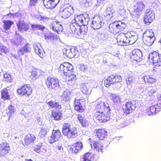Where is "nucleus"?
I'll return each mask as SVG.
<instances>
[{
    "instance_id": "obj_1",
    "label": "nucleus",
    "mask_w": 161,
    "mask_h": 161,
    "mask_svg": "<svg viewBox=\"0 0 161 161\" xmlns=\"http://www.w3.org/2000/svg\"><path fill=\"white\" fill-rule=\"evenodd\" d=\"M73 68V65L71 64L65 62L61 64L58 70L61 73H62L66 76L68 81H74L76 80V76L72 73Z\"/></svg>"
},
{
    "instance_id": "obj_2",
    "label": "nucleus",
    "mask_w": 161,
    "mask_h": 161,
    "mask_svg": "<svg viewBox=\"0 0 161 161\" xmlns=\"http://www.w3.org/2000/svg\"><path fill=\"white\" fill-rule=\"evenodd\" d=\"M122 81L121 76L117 75H112L108 77L104 81V86L107 87L112 85V88L114 90L119 89L122 86L121 82Z\"/></svg>"
},
{
    "instance_id": "obj_3",
    "label": "nucleus",
    "mask_w": 161,
    "mask_h": 161,
    "mask_svg": "<svg viewBox=\"0 0 161 161\" xmlns=\"http://www.w3.org/2000/svg\"><path fill=\"white\" fill-rule=\"evenodd\" d=\"M62 132L64 136L69 138H73L78 136V130L75 127L71 128V125L69 123H64L62 127Z\"/></svg>"
},
{
    "instance_id": "obj_4",
    "label": "nucleus",
    "mask_w": 161,
    "mask_h": 161,
    "mask_svg": "<svg viewBox=\"0 0 161 161\" xmlns=\"http://www.w3.org/2000/svg\"><path fill=\"white\" fill-rule=\"evenodd\" d=\"M126 26V24L121 21H115L110 24L109 31L112 33H117L123 31Z\"/></svg>"
},
{
    "instance_id": "obj_5",
    "label": "nucleus",
    "mask_w": 161,
    "mask_h": 161,
    "mask_svg": "<svg viewBox=\"0 0 161 161\" xmlns=\"http://www.w3.org/2000/svg\"><path fill=\"white\" fill-rule=\"evenodd\" d=\"M94 110L96 111L94 114L110 111L111 110L109 104L101 101L96 102Z\"/></svg>"
},
{
    "instance_id": "obj_6",
    "label": "nucleus",
    "mask_w": 161,
    "mask_h": 161,
    "mask_svg": "<svg viewBox=\"0 0 161 161\" xmlns=\"http://www.w3.org/2000/svg\"><path fill=\"white\" fill-rule=\"evenodd\" d=\"M47 88L49 89L55 90L59 87V83L58 79L55 77H48L45 80Z\"/></svg>"
},
{
    "instance_id": "obj_7",
    "label": "nucleus",
    "mask_w": 161,
    "mask_h": 161,
    "mask_svg": "<svg viewBox=\"0 0 161 161\" xmlns=\"http://www.w3.org/2000/svg\"><path fill=\"white\" fill-rule=\"evenodd\" d=\"M110 111L94 114V116L99 123H105L110 119Z\"/></svg>"
},
{
    "instance_id": "obj_8",
    "label": "nucleus",
    "mask_w": 161,
    "mask_h": 161,
    "mask_svg": "<svg viewBox=\"0 0 161 161\" xmlns=\"http://www.w3.org/2000/svg\"><path fill=\"white\" fill-rule=\"evenodd\" d=\"M149 61L154 65L157 66H161V55L158 52L155 51L149 54Z\"/></svg>"
},
{
    "instance_id": "obj_9",
    "label": "nucleus",
    "mask_w": 161,
    "mask_h": 161,
    "mask_svg": "<svg viewBox=\"0 0 161 161\" xmlns=\"http://www.w3.org/2000/svg\"><path fill=\"white\" fill-rule=\"evenodd\" d=\"M130 34L129 33L119 34L116 38L118 44L120 46H126L129 45L127 38L129 37Z\"/></svg>"
},
{
    "instance_id": "obj_10",
    "label": "nucleus",
    "mask_w": 161,
    "mask_h": 161,
    "mask_svg": "<svg viewBox=\"0 0 161 161\" xmlns=\"http://www.w3.org/2000/svg\"><path fill=\"white\" fill-rule=\"evenodd\" d=\"M32 89L29 85L24 84L20 87L18 88L17 90V93L22 96H29L32 93Z\"/></svg>"
},
{
    "instance_id": "obj_11",
    "label": "nucleus",
    "mask_w": 161,
    "mask_h": 161,
    "mask_svg": "<svg viewBox=\"0 0 161 161\" xmlns=\"http://www.w3.org/2000/svg\"><path fill=\"white\" fill-rule=\"evenodd\" d=\"M70 27L72 31L76 34L85 35L87 31V25H80L75 26L73 24H71Z\"/></svg>"
},
{
    "instance_id": "obj_12",
    "label": "nucleus",
    "mask_w": 161,
    "mask_h": 161,
    "mask_svg": "<svg viewBox=\"0 0 161 161\" xmlns=\"http://www.w3.org/2000/svg\"><path fill=\"white\" fill-rule=\"evenodd\" d=\"M136 101L130 100L126 102L125 105V108L124 109V113L126 115H128L131 113L136 108Z\"/></svg>"
},
{
    "instance_id": "obj_13",
    "label": "nucleus",
    "mask_w": 161,
    "mask_h": 161,
    "mask_svg": "<svg viewBox=\"0 0 161 161\" xmlns=\"http://www.w3.org/2000/svg\"><path fill=\"white\" fill-rule=\"evenodd\" d=\"M10 147L8 143L6 142H2L0 143V156H3L10 151Z\"/></svg>"
},
{
    "instance_id": "obj_14",
    "label": "nucleus",
    "mask_w": 161,
    "mask_h": 161,
    "mask_svg": "<svg viewBox=\"0 0 161 161\" xmlns=\"http://www.w3.org/2000/svg\"><path fill=\"white\" fill-rule=\"evenodd\" d=\"M36 140V137L34 135L28 134L25 137L22 143L24 146H27L31 143H33Z\"/></svg>"
},
{
    "instance_id": "obj_15",
    "label": "nucleus",
    "mask_w": 161,
    "mask_h": 161,
    "mask_svg": "<svg viewBox=\"0 0 161 161\" xmlns=\"http://www.w3.org/2000/svg\"><path fill=\"white\" fill-rule=\"evenodd\" d=\"M78 52L75 48H64L63 51V54L69 58H72L75 57Z\"/></svg>"
},
{
    "instance_id": "obj_16",
    "label": "nucleus",
    "mask_w": 161,
    "mask_h": 161,
    "mask_svg": "<svg viewBox=\"0 0 161 161\" xmlns=\"http://www.w3.org/2000/svg\"><path fill=\"white\" fill-rule=\"evenodd\" d=\"M95 136L100 140H103L108 136V132L103 128L96 129L94 130Z\"/></svg>"
},
{
    "instance_id": "obj_17",
    "label": "nucleus",
    "mask_w": 161,
    "mask_h": 161,
    "mask_svg": "<svg viewBox=\"0 0 161 161\" xmlns=\"http://www.w3.org/2000/svg\"><path fill=\"white\" fill-rule=\"evenodd\" d=\"M91 145L98 152L102 153L105 149V147L103 144L101 142L93 141L92 142Z\"/></svg>"
},
{
    "instance_id": "obj_18",
    "label": "nucleus",
    "mask_w": 161,
    "mask_h": 161,
    "mask_svg": "<svg viewBox=\"0 0 161 161\" xmlns=\"http://www.w3.org/2000/svg\"><path fill=\"white\" fill-rule=\"evenodd\" d=\"M61 132L59 130H53L50 136V142L53 143L58 140L62 137Z\"/></svg>"
},
{
    "instance_id": "obj_19",
    "label": "nucleus",
    "mask_w": 161,
    "mask_h": 161,
    "mask_svg": "<svg viewBox=\"0 0 161 161\" xmlns=\"http://www.w3.org/2000/svg\"><path fill=\"white\" fill-rule=\"evenodd\" d=\"M44 38L46 40H50V43L52 44L57 45L59 42V39L57 36L53 33H50L46 35Z\"/></svg>"
},
{
    "instance_id": "obj_20",
    "label": "nucleus",
    "mask_w": 161,
    "mask_h": 161,
    "mask_svg": "<svg viewBox=\"0 0 161 161\" xmlns=\"http://www.w3.org/2000/svg\"><path fill=\"white\" fill-rule=\"evenodd\" d=\"M155 18V14L152 11H149L147 12L144 16V21L147 25H149Z\"/></svg>"
},
{
    "instance_id": "obj_21",
    "label": "nucleus",
    "mask_w": 161,
    "mask_h": 161,
    "mask_svg": "<svg viewBox=\"0 0 161 161\" xmlns=\"http://www.w3.org/2000/svg\"><path fill=\"white\" fill-rule=\"evenodd\" d=\"M84 102V101L83 99H75L74 102L75 110L80 113L84 112L85 109L81 104Z\"/></svg>"
},
{
    "instance_id": "obj_22",
    "label": "nucleus",
    "mask_w": 161,
    "mask_h": 161,
    "mask_svg": "<svg viewBox=\"0 0 161 161\" xmlns=\"http://www.w3.org/2000/svg\"><path fill=\"white\" fill-rule=\"evenodd\" d=\"M142 53L140 50L136 49L132 51L131 58L134 60L139 62L142 60Z\"/></svg>"
},
{
    "instance_id": "obj_23",
    "label": "nucleus",
    "mask_w": 161,
    "mask_h": 161,
    "mask_svg": "<svg viewBox=\"0 0 161 161\" xmlns=\"http://www.w3.org/2000/svg\"><path fill=\"white\" fill-rule=\"evenodd\" d=\"M83 148L82 142L79 141L72 144L70 147V150L73 153H77Z\"/></svg>"
},
{
    "instance_id": "obj_24",
    "label": "nucleus",
    "mask_w": 161,
    "mask_h": 161,
    "mask_svg": "<svg viewBox=\"0 0 161 161\" xmlns=\"http://www.w3.org/2000/svg\"><path fill=\"white\" fill-rule=\"evenodd\" d=\"M50 27L52 29L53 31L58 33L62 31L63 27L61 24H59V22L56 21L50 25Z\"/></svg>"
},
{
    "instance_id": "obj_25",
    "label": "nucleus",
    "mask_w": 161,
    "mask_h": 161,
    "mask_svg": "<svg viewBox=\"0 0 161 161\" xmlns=\"http://www.w3.org/2000/svg\"><path fill=\"white\" fill-rule=\"evenodd\" d=\"M16 25L18 31H26L29 29L28 25L24 22L23 20H19Z\"/></svg>"
},
{
    "instance_id": "obj_26",
    "label": "nucleus",
    "mask_w": 161,
    "mask_h": 161,
    "mask_svg": "<svg viewBox=\"0 0 161 161\" xmlns=\"http://www.w3.org/2000/svg\"><path fill=\"white\" fill-rule=\"evenodd\" d=\"M102 24L101 19L99 17H95L92 21V26L94 29H98L101 27Z\"/></svg>"
},
{
    "instance_id": "obj_27",
    "label": "nucleus",
    "mask_w": 161,
    "mask_h": 161,
    "mask_svg": "<svg viewBox=\"0 0 161 161\" xmlns=\"http://www.w3.org/2000/svg\"><path fill=\"white\" fill-rule=\"evenodd\" d=\"M34 49L36 53L41 58L44 57L45 55V52L40 44H37L34 46Z\"/></svg>"
},
{
    "instance_id": "obj_28",
    "label": "nucleus",
    "mask_w": 161,
    "mask_h": 161,
    "mask_svg": "<svg viewBox=\"0 0 161 161\" xmlns=\"http://www.w3.org/2000/svg\"><path fill=\"white\" fill-rule=\"evenodd\" d=\"M158 105L151 106L147 109V113L148 115H153L160 111L161 108H157Z\"/></svg>"
},
{
    "instance_id": "obj_29",
    "label": "nucleus",
    "mask_w": 161,
    "mask_h": 161,
    "mask_svg": "<svg viewBox=\"0 0 161 161\" xmlns=\"http://www.w3.org/2000/svg\"><path fill=\"white\" fill-rule=\"evenodd\" d=\"M143 79L145 83L148 84H152L156 81V79L151 75H145L143 76Z\"/></svg>"
},
{
    "instance_id": "obj_30",
    "label": "nucleus",
    "mask_w": 161,
    "mask_h": 161,
    "mask_svg": "<svg viewBox=\"0 0 161 161\" xmlns=\"http://www.w3.org/2000/svg\"><path fill=\"white\" fill-rule=\"evenodd\" d=\"M51 116L55 120H59L63 118V113L61 111H52Z\"/></svg>"
},
{
    "instance_id": "obj_31",
    "label": "nucleus",
    "mask_w": 161,
    "mask_h": 161,
    "mask_svg": "<svg viewBox=\"0 0 161 161\" xmlns=\"http://www.w3.org/2000/svg\"><path fill=\"white\" fill-rule=\"evenodd\" d=\"M50 108H52L60 109L62 108V106L60 103L58 102H55L52 100L47 103Z\"/></svg>"
},
{
    "instance_id": "obj_32",
    "label": "nucleus",
    "mask_w": 161,
    "mask_h": 161,
    "mask_svg": "<svg viewBox=\"0 0 161 161\" xmlns=\"http://www.w3.org/2000/svg\"><path fill=\"white\" fill-rule=\"evenodd\" d=\"M82 14L77 15L76 17H75L74 19L72 21L73 22L72 24L75 25V26L77 25H81V22L82 21Z\"/></svg>"
},
{
    "instance_id": "obj_33",
    "label": "nucleus",
    "mask_w": 161,
    "mask_h": 161,
    "mask_svg": "<svg viewBox=\"0 0 161 161\" xmlns=\"http://www.w3.org/2000/svg\"><path fill=\"white\" fill-rule=\"evenodd\" d=\"M77 119L83 127H86L88 126V121L83 117L80 114H77Z\"/></svg>"
},
{
    "instance_id": "obj_34",
    "label": "nucleus",
    "mask_w": 161,
    "mask_h": 161,
    "mask_svg": "<svg viewBox=\"0 0 161 161\" xmlns=\"http://www.w3.org/2000/svg\"><path fill=\"white\" fill-rule=\"evenodd\" d=\"M10 97V95L7 89L6 88H4L1 91V97L2 99L4 100H6L9 99Z\"/></svg>"
},
{
    "instance_id": "obj_35",
    "label": "nucleus",
    "mask_w": 161,
    "mask_h": 161,
    "mask_svg": "<svg viewBox=\"0 0 161 161\" xmlns=\"http://www.w3.org/2000/svg\"><path fill=\"white\" fill-rule=\"evenodd\" d=\"M3 27L5 30H8L10 29L12 25L14 24L13 21L10 20H4L3 21Z\"/></svg>"
},
{
    "instance_id": "obj_36",
    "label": "nucleus",
    "mask_w": 161,
    "mask_h": 161,
    "mask_svg": "<svg viewBox=\"0 0 161 161\" xmlns=\"http://www.w3.org/2000/svg\"><path fill=\"white\" fill-rule=\"evenodd\" d=\"M93 158V156L92 154L87 152L83 155L82 159L83 161H92Z\"/></svg>"
},
{
    "instance_id": "obj_37",
    "label": "nucleus",
    "mask_w": 161,
    "mask_h": 161,
    "mask_svg": "<svg viewBox=\"0 0 161 161\" xmlns=\"http://www.w3.org/2000/svg\"><path fill=\"white\" fill-rule=\"evenodd\" d=\"M90 20V18L87 13H86L82 14V21L81 25H87Z\"/></svg>"
},
{
    "instance_id": "obj_38",
    "label": "nucleus",
    "mask_w": 161,
    "mask_h": 161,
    "mask_svg": "<svg viewBox=\"0 0 161 161\" xmlns=\"http://www.w3.org/2000/svg\"><path fill=\"white\" fill-rule=\"evenodd\" d=\"M154 40V38L143 37L144 44L148 46H151L153 43Z\"/></svg>"
},
{
    "instance_id": "obj_39",
    "label": "nucleus",
    "mask_w": 161,
    "mask_h": 161,
    "mask_svg": "<svg viewBox=\"0 0 161 161\" xmlns=\"http://www.w3.org/2000/svg\"><path fill=\"white\" fill-rule=\"evenodd\" d=\"M110 97L113 102L115 103H118L120 101L119 96L116 94H111L110 95Z\"/></svg>"
},
{
    "instance_id": "obj_40",
    "label": "nucleus",
    "mask_w": 161,
    "mask_h": 161,
    "mask_svg": "<svg viewBox=\"0 0 161 161\" xmlns=\"http://www.w3.org/2000/svg\"><path fill=\"white\" fill-rule=\"evenodd\" d=\"M127 33H129L130 34V36L127 38L129 42V45L133 44L137 40L136 37L135 36L131 35L130 32H127Z\"/></svg>"
},
{
    "instance_id": "obj_41",
    "label": "nucleus",
    "mask_w": 161,
    "mask_h": 161,
    "mask_svg": "<svg viewBox=\"0 0 161 161\" xmlns=\"http://www.w3.org/2000/svg\"><path fill=\"white\" fill-rule=\"evenodd\" d=\"M70 93L69 92L64 91L61 96V99L62 101L67 102L70 99Z\"/></svg>"
},
{
    "instance_id": "obj_42",
    "label": "nucleus",
    "mask_w": 161,
    "mask_h": 161,
    "mask_svg": "<svg viewBox=\"0 0 161 161\" xmlns=\"http://www.w3.org/2000/svg\"><path fill=\"white\" fill-rule=\"evenodd\" d=\"M74 12L72 11H62L61 15L62 17L64 19H67L70 17L73 14Z\"/></svg>"
},
{
    "instance_id": "obj_43",
    "label": "nucleus",
    "mask_w": 161,
    "mask_h": 161,
    "mask_svg": "<svg viewBox=\"0 0 161 161\" xmlns=\"http://www.w3.org/2000/svg\"><path fill=\"white\" fill-rule=\"evenodd\" d=\"M154 34L152 30H147L144 33L143 37L154 38Z\"/></svg>"
},
{
    "instance_id": "obj_44",
    "label": "nucleus",
    "mask_w": 161,
    "mask_h": 161,
    "mask_svg": "<svg viewBox=\"0 0 161 161\" xmlns=\"http://www.w3.org/2000/svg\"><path fill=\"white\" fill-rule=\"evenodd\" d=\"M147 95L149 96H152L153 94L157 91V89L155 87H150L147 89Z\"/></svg>"
},
{
    "instance_id": "obj_45",
    "label": "nucleus",
    "mask_w": 161,
    "mask_h": 161,
    "mask_svg": "<svg viewBox=\"0 0 161 161\" xmlns=\"http://www.w3.org/2000/svg\"><path fill=\"white\" fill-rule=\"evenodd\" d=\"M141 11H132L130 13L131 16L134 19L138 18L141 15Z\"/></svg>"
},
{
    "instance_id": "obj_46",
    "label": "nucleus",
    "mask_w": 161,
    "mask_h": 161,
    "mask_svg": "<svg viewBox=\"0 0 161 161\" xmlns=\"http://www.w3.org/2000/svg\"><path fill=\"white\" fill-rule=\"evenodd\" d=\"M31 27L33 30H38L41 31H43L45 29V26L41 25H34L32 24L31 25Z\"/></svg>"
},
{
    "instance_id": "obj_47",
    "label": "nucleus",
    "mask_w": 161,
    "mask_h": 161,
    "mask_svg": "<svg viewBox=\"0 0 161 161\" xmlns=\"http://www.w3.org/2000/svg\"><path fill=\"white\" fill-rule=\"evenodd\" d=\"M8 112L7 114L9 115V117L8 118V120H9L11 119V117H12L11 115L14 113L15 110L14 107L11 105L8 107Z\"/></svg>"
},
{
    "instance_id": "obj_48",
    "label": "nucleus",
    "mask_w": 161,
    "mask_h": 161,
    "mask_svg": "<svg viewBox=\"0 0 161 161\" xmlns=\"http://www.w3.org/2000/svg\"><path fill=\"white\" fill-rule=\"evenodd\" d=\"M136 6V10H143L144 9L145 6L142 2H138L137 3L136 6H135L134 7Z\"/></svg>"
},
{
    "instance_id": "obj_49",
    "label": "nucleus",
    "mask_w": 161,
    "mask_h": 161,
    "mask_svg": "<svg viewBox=\"0 0 161 161\" xmlns=\"http://www.w3.org/2000/svg\"><path fill=\"white\" fill-rule=\"evenodd\" d=\"M37 69H34L32 70L31 72V74L30 75L31 78L33 80H36L38 77Z\"/></svg>"
},
{
    "instance_id": "obj_50",
    "label": "nucleus",
    "mask_w": 161,
    "mask_h": 161,
    "mask_svg": "<svg viewBox=\"0 0 161 161\" xmlns=\"http://www.w3.org/2000/svg\"><path fill=\"white\" fill-rule=\"evenodd\" d=\"M42 146V143H39L38 144H37L34 147L33 150L36 152L40 153L41 152V148Z\"/></svg>"
},
{
    "instance_id": "obj_51",
    "label": "nucleus",
    "mask_w": 161,
    "mask_h": 161,
    "mask_svg": "<svg viewBox=\"0 0 161 161\" xmlns=\"http://www.w3.org/2000/svg\"><path fill=\"white\" fill-rule=\"evenodd\" d=\"M3 77L5 81L7 82L10 83L12 82V78L10 75L5 73L3 75Z\"/></svg>"
},
{
    "instance_id": "obj_52",
    "label": "nucleus",
    "mask_w": 161,
    "mask_h": 161,
    "mask_svg": "<svg viewBox=\"0 0 161 161\" xmlns=\"http://www.w3.org/2000/svg\"><path fill=\"white\" fill-rule=\"evenodd\" d=\"M55 149L57 151L63 152L64 151V147L62 144L61 143H58L57 146L55 147Z\"/></svg>"
},
{
    "instance_id": "obj_53",
    "label": "nucleus",
    "mask_w": 161,
    "mask_h": 161,
    "mask_svg": "<svg viewBox=\"0 0 161 161\" xmlns=\"http://www.w3.org/2000/svg\"><path fill=\"white\" fill-rule=\"evenodd\" d=\"M80 4L85 7H87L91 6V3H90L89 0H83L80 3Z\"/></svg>"
},
{
    "instance_id": "obj_54",
    "label": "nucleus",
    "mask_w": 161,
    "mask_h": 161,
    "mask_svg": "<svg viewBox=\"0 0 161 161\" xmlns=\"http://www.w3.org/2000/svg\"><path fill=\"white\" fill-rule=\"evenodd\" d=\"M114 12L112 11H106L105 13V16L108 18L111 19L114 16Z\"/></svg>"
},
{
    "instance_id": "obj_55",
    "label": "nucleus",
    "mask_w": 161,
    "mask_h": 161,
    "mask_svg": "<svg viewBox=\"0 0 161 161\" xmlns=\"http://www.w3.org/2000/svg\"><path fill=\"white\" fill-rule=\"evenodd\" d=\"M135 80V78L133 77L130 76L126 80V82L127 85H130L134 82Z\"/></svg>"
},
{
    "instance_id": "obj_56",
    "label": "nucleus",
    "mask_w": 161,
    "mask_h": 161,
    "mask_svg": "<svg viewBox=\"0 0 161 161\" xmlns=\"http://www.w3.org/2000/svg\"><path fill=\"white\" fill-rule=\"evenodd\" d=\"M82 92L83 93L86 95H88L91 93V91L89 88L86 87H84L82 88Z\"/></svg>"
},
{
    "instance_id": "obj_57",
    "label": "nucleus",
    "mask_w": 161,
    "mask_h": 161,
    "mask_svg": "<svg viewBox=\"0 0 161 161\" xmlns=\"http://www.w3.org/2000/svg\"><path fill=\"white\" fill-rule=\"evenodd\" d=\"M7 52V48L6 47L3 46L2 44L0 45V55L2 53H6Z\"/></svg>"
},
{
    "instance_id": "obj_58",
    "label": "nucleus",
    "mask_w": 161,
    "mask_h": 161,
    "mask_svg": "<svg viewBox=\"0 0 161 161\" xmlns=\"http://www.w3.org/2000/svg\"><path fill=\"white\" fill-rule=\"evenodd\" d=\"M22 48L25 53L29 52L31 49V48L30 47V45L29 43H27Z\"/></svg>"
},
{
    "instance_id": "obj_59",
    "label": "nucleus",
    "mask_w": 161,
    "mask_h": 161,
    "mask_svg": "<svg viewBox=\"0 0 161 161\" xmlns=\"http://www.w3.org/2000/svg\"><path fill=\"white\" fill-rule=\"evenodd\" d=\"M38 19H39V20L43 21V22H44V21L49 20V18L47 17L40 15L39 16V17L38 18Z\"/></svg>"
},
{
    "instance_id": "obj_60",
    "label": "nucleus",
    "mask_w": 161,
    "mask_h": 161,
    "mask_svg": "<svg viewBox=\"0 0 161 161\" xmlns=\"http://www.w3.org/2000/svg\"><path fill=\"white\" fill-rule=\"evenodd\" d=\"M8 15L11 16L13 15V18L19 17L22 16L21 14L18 12L13 14L11 13H9L8 14Z\"/></svg>"
},
{
    "instance_id": "obj_61",
    "label": "nucleus",
    "mask_w": 161,
    "mask_h": 161,
    "mask_svg": "<svg viewBox=\"0 0 161 161\" xmlns=\"http://www.w3.org/2000/svg\"><path fill=\"white\" fill-rule=\"evenodd\" d=\"M38 0H30V6H35L37 3Z\"/></svg>"
},
{
    "instance_id": "obj_62",
    "label": "nucleus",
    "mask_w": 161,
    "mask_h": 161,
    "mask_svg": "<svg viewBox=\"0 0 161 161\" xmlns=\"http://www.w3.org/2000/svg\"><path fill=\"white\" fill-rule=\"evenodd\" d=\"M41 136H44L47 134V131L44 129H42L39 133Z\"/></svg>"
},
{
    "instance_id": "obj_63",
    "label": "nucleus",
    "mask_w": 161,
    "mask_h": 161,
    "mask_svg": "<svg viewBox=\"0 0 161 161\" xmlns=\"http://www.w3.org/2000/svg\"><path fill=\"white\" fill-rule=\"evenodd\" d=\"M18 53L20 55H23L25 53L23 49V48H21L18 51Z\"/></svg>"
},
{
    "instance_id": "obj_64",
    "label": "nucleus",
    "mask_w": 161,
    "mask_h": 161,
    "mask_svg": "<svg viewBox=\"0 0 161 161\" xmlns=\"http://www.w3.org/2000/svg\"><path fill=\"white\" fill-rule=\"evenodd\" d=\"M158 100L161 101V94L158 96Z\"/></svg>"
}]
</instances>
